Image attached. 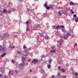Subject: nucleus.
I'll list each match as a JSON object with an SVG mask.
<instances>
[{
    "label": "nucleus",
    "mask_w": 78,
    "mask_h": 78,
    "mask_svg": "<svg viewBox=\"0 0 78 78\" xmlns=\"http://www.w3.org/2000/svg\"><path fill=\"white\" fill-rule=\"evenodd\" d=\"M54 47H52V49H53L54 48Z\"/></svg>",
    "instance_id": "56"
},
{
    "label": "nucleus",
    "mask_w": 78,
    "mask_h": 78,
    "mask_svg": "<svg viewBox=\"0 0 78 78\" xmlns=\"http://www.w3.org/2000/svg\"><path fill=\"white\" fill-rule=\"evenodd\" d=\"M47 67H48V69H50L51 68V65H48Z\"/></svg>",
    "instance_id": "20"
},
{
    "label": "nucleus",
    "mask_w": 78,
    "mask_h": 78,
    "mask_svg": "<svg viewBox=\"0 0 78 78\" xmlns=\"http://www.w3.org/2000/svg\"><path fill=\"white\" fill-rule=\"evenodd\" d=\"M30 72H32V70L31 69H30Z\"/></svg>",
    "instance_id": "55"
},
{
    "label": "nucleus",
    "mask_w": 78,
    "mask_h": 78,
    "mask_svg": "<svg viewBox=\"0 0 78 78\" xmlns=\"http://www.w3.org/2000/svg\"><path fill=\"white\" fill-rule=\"evenodd\" d=\"M6 54L5 53V54H2V58H3V56H6Z\"/></svg>",
    "instance_id": "24"
},
{
    "label": "nucleus",
    "mask_w": 78,
    "mask_h": 78,
    "mask_svg": "<svg viewBox=\"0 0 78 78\" xmlns=\"http://www.w3.org/2000/svg\"><path fill=\"white\" fill-rule=\"evenodd\" d=\"M2 74H0V77L2 78Z\"/></svg>",
    "instance_id": "45"
},
{
    "label": "nucleus",
    "mask_w": 78,
    "mask_h": 78,
    "mask_svg": "<svg viewBox=\"0 0 78 78\" xmlns=\"http://www.w3.org/2000/svg\"><path fill=\"white\" fill-rule=\"evenodd\" d=\"M32 63H34V61H32Z\"/></svg>",
    "instance_id": "59"
},
{
    "label": "nucleus",
    "mask_w": 78,
    "mask_h": 78,
    "mask_svg": "<svg viewBox=\"0 0 78 78\" xmlns=\"http://www.w3.org/2000/svg\"><path fill=\"white\" fill-rule=\"evenodd\" d=\"M52 78H54L55 77V76L53 75V76H52Z\"/></svg>",
    "instance_id": "48"
},
{
    "label": "nucleus",
    "mask_w": 78,
    "mask_h": 78,
    "mask_svg": "<svg viewBox=\"0 0 78 78\" xmlns=\"http://www.w3.org/2000/svg\"><path fill=\"white\" fill-rule=\"evenodd\" d=\"M60 27L61 28H64V26L63 25H61L60 26Z\"/></svg>",
    "instance_id": "34"
},
{
    "label": "nucleus",
    "mask_w": 78,
    "mask_h": 78,
    "mask_svg": "<svg viewBox=\"0 0 78 78\" xmlns=\"http://www.w3.org/2000/svg\"><path fill=\"white\" fill-rule=\"evenodd\" d=\"M27 49L28 51V50H31V49H30V48H27Z\"/></svg>",
    "instance_id": "43"
},
{
    "label": "nucleus",
    "mask_w": 78,
    "mask_h": 78,
    "mask_svg": "<svg viewBox=\"0 0 78 78\" xmlns=\"http://www.w3.org/2000/svg\"><path fill=\"white\" fill-rule=\"evenodd\" d=\"M0 51H2V50H1V49H0Z\"/></svg>",
    "instance_id": "64"
},
{
    "label": "nucleus",
    "mask_w": 78,
    "mask_h": 78,
    "mask_svg": "<svg viewBox=\"0 0 78 78\" xmlns=\"http://www.w3.org/2000/svg\"><path fill=\"white\" fill-rule=\"evenodd\" d=\"M12 63H15V62H14V60H12Z\"/></svg>",
    "instance_id": "36"
},
{
    "label": "nucleus",
    "mask_w": 78,
    "mask_h": 78,
    "mask_svg": "<svg viewBox=\"0 0 78 78\" xmlns=\"http://www.w3.org/2000/svg\"><path fill=\"white\" fill-rule=\"evenodd\" d=\"M59 28V26H57L56 27V29H58V28Z\"/></svg>",
    "instance_id": "32"
},
{
    "label": "nucleus",
    "mask_w": 78,
    "mask_h": 78,
    "mask_svg": "<svg viewBox=\"0 0 78 78\" xmlns=\"http://www.w3.org/2000/svg\"><path fill=\"white\" fill-rule=\"evenodd\" d=\"M9 13H10V12H11V11L10 10H9Z\"/></svg>",
    "instance_id": "46"
},
{
    "label": "nucleus",
    "mask_w": 78,
    "mask_h": 78,
    "mask_svg": "<svg viewBox=\"0 0 78 78\" xmlns=\"http://www.w3.org/2000/svg\"><path fill=\"white\" fill-rule=\"evenodd\" d=\"M66 77H67V76H63L62 77V78H66Z\"/></svg>",
    "instance_id": "38"
},
{
    "label": "nucleus",
    "mask_w": 78,
    "mask_h": 78,
    "mask_svg": "<svg viewBox=\"0 0 78 78\" xmlns=\"http://www.w3.org/2000/svg\"><path fill=\"white\" fill-rule=\"evenodd\" d=\"M46 8L47 9H50V7H49V6H48Z\"/></svg>",
    "instance_id": "31"
},
{
    "label": "nucleus",
    "mask_w": 78,
    "mask_h": 78,
    "mask_svg": "<svg viewBox=\"0 0 78 78\" xmlns=\"http://www.w3.org/2000/svg\"><path fill=\"white\" fill-rule=\"evenodd\" d=\"M26 23L27 25H28L30 23V21H26Z\"/></svg>",
    "instance_id": "18"
},
{
    "label": "nucleus",
    "mask_w": 78,
    "mask_h": 78,
    "mask_svg": "<svg viewBox=\"0 0 78 78\" xmlns=\"http://www.w3.org/2000/svg\"><path fill=\"white\" fill-rule=\"evenodd\" d=\"M10 48H12V47L11 46H10Z\"/></svg>",
    "instance_id": "58"
},
{
    "label": "nucleus",
    "mask_w": 78,
    "mask_h": 78,
    "mask_svg": "<svg viewBox=\"0 0 78 78\" xmlns=\"http://www.w3.org/2000/svg\"><path fill=\"white\" fill-rule=\"evenodd\" d=\"M12 11H15V9H12Z\"/></svg>",
    "instance_id": "49"
},
{
    "label": "nucleus",
    "mask_w": 78,
    "mask_h": 78,
    "mask_svg": "<svg viewBox=\"0 0 78 78\" xmlns=\"http://www.w3.org/2000/svg\"><path fill=\"white\" fill-rule=\"evenodd\" d=\"M15 48V46H13L12 47V48Z\"/></svg>",
    "instance_id": "51"
},
{
    "label": "nucleus",
    "mask_w": 78,
    "mask_h": 78,
    "mask_svg": "<svg viewBox=\"0 0 78 78\" xmlns=\"http://www.w3.org/2000/svg\"><path fill=\"white\" fill-rule=\"evenodd\" d=\"M60 74H61V73H58V75H57V76H59V75H60Z\"/></svg>",
    "instance_id": "35"
},
{
    "label": "nucleus",
    "mask_w": 78,
    "mask_h": 78,
    "mask_svg": "<svg viewBox=\"0 0 78 78\" xmlns=\"http://www.w3.org/2000/svg\"><path fill=\"white\" fill-rule=\"evenodd\" d=\"M34 30H37V27H36V25H35L34 27Z\"/></svg>",
    "instance_id": "19"
},
{
    "label": "nucleus",
    "mask_w": 78,
    "mask_h": 78,
    "mask_svg": "<svg viewBox=\"0 0 78 78\" xmlns=\"http://www.w3.org/2000/svg\"><path fill=\"white\" fill-rule=\"evenodd\" d=\"M58 9H62V7H59L58 8Z\"/></svg>",
    "instance_id": "40"
},
{
    "label": "nucleus",
    "mask_w": 78,
    "mask_h": 78,
    "mask_svg": "<svg viewBox=\"0 0 78 78\" xmlns=\"http://www.w3.org/2000/svg\"><path fill=\"white\" fill-rule=\"evenodd\" d=\"M22 61L24 62L25 61V58L24 57H22Z\"/></svg>",
    "instance_id": "14"
},
{
    "label": "nucleus",
    "mask_w": 78,
    "mask_h": 78,
    "mask_svg": "<svg viewBox=\"0 0 78 78\" xmlns=\"http://www.w3.org/2000/svg\"><path fill=\"white\" fill-rule=\"evenodd\" d=\"M70 5H74V3H73V2H71L70 3Z\"/></svg>",
    "instance_id": "26"
},
{
    "label": "nucleus",
    "mask_w": 78,
    "mask_h": 78,
    "mask_svg": "<svg viewBox=\"0 0 78 78\" xmlns=\"http://www.w3.org/2000/svg\"><path fill=\"white\" fill-rule=\"evenodd\" d=\"M45 14L46 15L47 17H48V15L47 13H45Z\"/></svg>",
    "instance_id": "41"
},
{
    "label": "nucleus",
    "mask_w": 78,
    "mask_h": 78,
    "mask_svg": "<svg viewBox=\"0 0 78 78\" xmlns=\"http://www.w3.org/2000/svg\"><path fill=\"white\" fill-rule=\"evenodd\" d=\"M27 28H26V31H30V28H28V25H27Z\"/></svg>",
    "instance_id": "6"
},
{
    "label": "nucleus",
    "mask_w": 78,
    "mask_h": 78,
    "mask_svg": "<svg viewBox=\"0 0 78 78\" xmlns=\"http://www.w3.org/2000/svg\"><path fill=\"white\" fill-rule=\"evenodd\" d=\"M75 45L77 46V44L76 43H75Z\"/></svg>",
    "instance_id": "57"
},
{
    "label": "nucleus",
    "mask_w": 78,
    "mask_h": 78,
    "mask_svg": "<svg viewBox=\"0 0 78 78\" xmlns=\"http://www.w3.org/2000/svg\"><path fill=\"white\" fill-rule=\"evenodd\" d=\"M9 36V34H7V33H5V34H4V35H3V36H4V37H7L8 36Z\"/></svg>",
    "instance_id": "3"
},
{
    "label": "nucleus",
    "mask_w": 78,
    "mask_h": 78,
    "mask_svg": "<svg viewBox=\"0 0 78 78\" xmlns=\"http://www.w3.org/2000/svg\"><path fill=\"white\" fill-rule=\"evenodd\" d=\"M54 28V29H56V26H54L52 27Z\"/></svg>",
    "instance_id": "29"
},
{
    "label": "nucleus",
    "mask_w": 78,
    "mask_h": 78,
    "mask_svg": "<svg viewBox=\"0 0 78 78\" xmlns=\"http://www.w3.org/2000/svg\"><path fill=\"white\" fill-rule=\"evenodd\" d=\"M17 53H18V54H21V51H17Z\"/></svg>",
    "instance_id": "23"
},
{
    "label": "nucleus",
    "mask_w": 78,
    "mask_h": 78,
    "mask_svg": "<svg viewBox=\"0 0 78 78\" xmlns=\"http://www.w3.org/2000/svg\"><path fill=\"white\" fill-rule=\"evenodd\" d=\"M73 16L75 17H76V14L74 15Z\"/></svg>",
    "instance_id": "42"
},
{
    "label": "nucleus",
    "mask_w": 78,
    "mask_h": 78,
    "mask_svg": "<svg viewBox=\"0 0 78 78\" xmlns=\"http://www.w3.org/2000/svg\"><path fill=\"white\" fill-rule=\"evenodd\" d=\"M69 36H70V33L68 32L66 35H65L62 37V38L64 39H67Z\"/></svg>",
    "instance_id": "1"
},
{
    "label": "nucleus",
    "mask_w": 78,
    "mask_h": 78,
    "mask_svg": "<svg viewBox=\"0 0 78 78\" xmlns=\"http://www.w3.org/2000/svg\"><path fill=\"white\" fill-rule=\"evenodd\" d=\"M35 1H38V0H34Z\"/></svg>",
    "instance_id": "62"
},
{
    "label": "nucleus",
    "mask_w": 78,
    "mask_h": 78,
    "mask_svg": "<svg viewBox=\"0 0 78 78\" xmlns=\"http://www.w3.org/2000/svg\"><path fill=\"white\" fill-rule=\"evenodd\" d=\"M52 62V59H50L48 61V62L49 64H51V63Z\"/></svg>",
    "instance_id": "12"
},
{
    "label": "nucleus",
    "mask_w": 78,
    "mask_h": 78,
    "mask_svg": "<svg viewBox=\"0 0 78 78\" xmlns=\"http://www.w3.org/2000/svg\"><path fill=\"white\" fill-rule=\"evenodd\" d=\"M3 11L0 10V16H3Z\"/></svg>",
    "instance_id": "10"
},
{
    "label": "nucleus",
    "mask_w": 78,
    "mask_h": 78,
    "mask_svg": "<svg viewBox=\"0 0 78 78\" xmlns=\"http://www.w3.org/2000/svg\"><path fill=\"white\" fill-rule=\"evenodd\" d=\"M60 70H61L62 72H65V69H64V68L61 69Z\"/></svg>",
    "instance_id": "17"
},
{
    "label": "nucleus",
    "mask_w": 78,
    "mask_h": 78,
    "mask_svg": "<svg viewBox=\"0 0 78 78\" xmlns=\"http://www.w3.org/2000/svg\"><path fill=\"white\" fill-rule=\"evenodd\" d=\"M30 59H29V60L28 62H30Z\"/></svg>",
    "instance_id": "60"
},
{
    "label": "nucleus",
    "mask_w": 78,
    "mask_h": 78,
    "mask_svg": "<svg viewBox=\"0 0 78 78\" xmlns=\"http://www.w3.org/2000/svg\"><path fill=\"white\" fill-rule=\"evenodd\" d=\"M15 72H16V73H17V71H16V70H15Z\"/></svg>",
    "instance_id": "53"
},
{
    "label": "nucleus",
    "mask_w": 78,
    "mask_h": 78,
    "mask_svg": "<svg viewBox=\"0 0 78 78\" xmlns=\"http://www.w3.org/2000/svg\"><path fill=\"white\" fill-rule=\"evenodd\" d=\"M27 11H28V10H30V9H27Z\"/></svg>",
    "instance_id": "54"
},
{
    "label": "nucleus",
    "mask_w": 78,
    "mask_h": 78,
    "mask_svg": "<svg viewBox=\"0 0 78 78\" xmlns=\"http://www.w3.org/2000/svg\"><path fill=\"white\" fill-rule=\"evenodd\" d=\"M72 14H74V12H72Z\"/></svg>",
    "instance_id": "52"
},
{
    "label": "nucleus",
    "mask_w": 78,
    "mask_h": 78,
    "mask_svg": "<svg viewBox=\"0 0 78 78\" xmlns=\"http://www.w3.org/2000/svg\"><path fill=\"white\" fill-rule=\"evenodd\" d=\"M61 62H60V61L58 62V64H61Z\"/></svg>",
    "instance_id": "47"
},
{
    "label": "nucleus",
    "mask_w": 78,
    "mask_h": 78,
    "mask_svg": "<svg viewBox=\"0 0 78 78\" xmlns=\"http://www.w3.org/2000/svg\"><path fill=\"white\" fill-rule=\"evenodd\" d=\"M55 53L56 54H57V55H59L60 54L59 52V51H58L55 50Z\"/></svg>",
    "instance_id": "7"
},
{
    "label": "nucleus",
    "mask_w": 78,
    "mask_h": 78,
    "mask_svg": "<svg viewBox=\"0 0 78 78\" xmlns=\"http://www.w3.org/2000/svg\"><path fill=\"white\" fill-rule=\"evenodd\" d=\"M58 69H59V70H61V67L58 66Z\"/></svg>",
    "instance_id": "37"
},
{
    "label": "nucleus",
    "mask_w": 78,
    "mask_h": 78,
    "mask_svg": "<svg viewBox=\"0 0 78 78\" xmlns=\"http://www.w3.org/2000/svg\"><path fill=\"white\" fill-rule=\"evenodd\" d=\"M7 11H6V9H4L3 10L2 12H3V14H4V12H6Z\"/></svg>",
    "instance_id": "21"
},
{
    "label": "nucleus",
    "mask_w": 78,
    "mask_h": 78,
    "mask_svg": "<svg viewBox=\"0 0 78 78\" xmlns=\"http://www.w3.org/2000/svg\"><path fill=\"white\" fill-rule=\"evenodd\" d=\"M58 42L59 43V44L58 46L59 48H61L62 47V44H63V40L62 39H60L58 41Z\"/></svg>",
    "instance_id": "2"
},
{
    "label": "nucleus",
    "mask_w": 78,
    "mask_h": 78,
    "mask_svg": "<svg viewBox=\"0 0 78 78\" xmlns=\"http://www.w3.org/2000/svg\"><path fill=\"white\" fill-rule=\"evenodd\" d=\"M36 27H37V28H39V27H40V25L39 24H37V25H35Z\"/></svg>",
    "instance_id": "16"
},
{
    "label": "nucleus",
    "mask_w": 78,
    "mask_h": 78,
    "mask_svg": "<svg viewBox=\"0 0 78 78\" xmlns=\"http://www.w3.org/2000/svg\"><path fill=\"white\" fill-rule=\"evenodd\" d=\"M34 4H32V6H34Z\"/></svg>",
    "instance_id": "61"
},
{
    "label": "nucleus",
    "mask_w": 78,
    "mask_h": 78,
    "mask_svg": "<svg viewBox=\"0 0 78 78\" xmlns=\"http://www.w3.org/2000/svg\"><path fill=\"white\" fill-rule=\"evenodd\" d=\"M4 49H6V46L2 48V50H4Z\"/></svg>",
    "instance_id": "39"
},
{
    "label": "nucleus",
    "mask_w": 78,
    "mask_h": 78,
    "mask_svg": "<svg viewBox=\"0 0 78 78\" xmlns=\"http://www.w3.org/2000/svg\"><path fill=\"white\" fill-rule=\"evenodd\" d=\"M63 14H64L65 15H66L67 14V12L64 10L63 11Z\"/></svg>",
    "instance_id": "8"
},
{
    "label": "nucleus",
    "mask_w": 78,
    "mask_h": 78,
    "mask_svg": "<svg viewBox=\"0 0 78 78\" xmlns=\"http://www.w3.org/2000/svg\"><path fill=\"white\" fill-rule=\"evenodd\" d=\"M62 31L63 32H66V30H65V29H62Z\"/></svg>",
    "instance_id": "33"
},
{
    "label": "nucleus",
    "mask_w": 78,
    "mask_h": 78,
    "mask_svg": "<svg viewBox=\"0 0 78 78\" xmlns=\"http://www.w3.org/2000/svg\"><path fill=\"white\" fill-rule=\"evenodd\" d=\"M40 35L41 37H44V35H43V34H41Z\"/></svg>",
    "instance_id": "28"
},
{
    "label": "nucleus",
    "mask_w": 78,
    "mask_h": 78,
    "mask_svg": "<svg viewBox=\"0 0 78 78\" xmlns=\"http://www.w3.org/2000/svg\"><path fill=\"white\" fill-rule=\"evenodd\" d=\"M44 7H45V8H46L47 7V3H44Z\"/></svg>",
    "instance_id": "27"
},
{
    "label": "nucleus",
    "mask_w": 78,
    "mask_h": 78,
    "mask_svg": "<svg viewBox=\"0 0 78 78\" xmlns=\"http://www.w3.org/2000/svg\"><path fill=\"white\" fill-rule=\"evenodd\" d=\"M49 8H51V9H53V7H52V6H50L49 7Z\"/></svg>",
    "instance_id": "44"
},
{
    "label": "nucleus",
    "mask_w": 78,
    "mask_h": 78,
    "mask_svg": "<svg viewBox=\"0 0 78 78\" xmlns=\"http://www.w3.org/2000/svg\"><path fill=\"white\" fill-rule=\"evenodd\" d=\"M56 51V50H51L50 51V53H54V52L55 53V51Z\"/></svg>",
    "instance_id": "9"
},
{
    "label": "nucleus",
    "mask_w": 78,
    "mask_h": 78,
    "mask_svg": "<svg viewBox=\"0 0 78 78\" xmlns=\"http://www.w3.org/2000/svg\"><path fill=\"white\" fill-rule=\"evenodd\" d=\"M75 20L76 22V23L78 22V17L76 18L75 19Z\"/></svg>",
    "instance_id": "22"
},
{
    "label": "nucleus",
    "mask_w": 78,
    "mask_h": 78,
    "mask_svg": "<svg viewBox=\"0 0 78 78\" xmlns=\"http://www.w3.org/2000/svg\"><path fill=\"white\" fill-rule=\"evenodd\" d=\"M45 38L46 39H49V37H46Z\"/></svg>",
    "instance_id": "30"
},
{
    "label": "nucleus",
    "mask_w": 78,
    "mask_h": 78,
    "mask_svg": "<svg viewBox=\"0 0 78 78\" xmlns=\"http://www.w3.org/2000/svg\"><path fill=\"white\" fill-rule=\"evenodd\" d=\"M25 63H24V62H22L21 63H20V64L19 66H21L22 67H23V66H25Z\"/></svg>",
    "instance_id": "4"
},
{
    "label": "nucleus",
    "mask_w": 78,
    "mask_h": 78,
    "mask_svg": "<svg viewBox=\"0 0 78 78\" xmlns=\"http://www.w3.org/2000/svg\"><path fill=\"white\" fill-rule=\"evenodd\" d=\"M61 12H62V11H59L58 12L59 15H60V16H61V15L62 14H61Z\"/></svg>",
    "instance_id": "11"
},
{
    "label": "nucleus",
    "mask_w": 78,
    "mask_h": 78,
    "mask_svg": "<svg viewBox=\"0 0 78 78\" xmlns=\"http://www.w3.org/2000/svg\"><path fill=\"white\" fill-rule=\"evenodd\" d=\"M33 61H34V62H37V61H38V60L36 59H34Z\"/></svg>",
    "instance_id": "13"
},
{
    "label": "nucleus",
    "mask_w": 78,
    "mask_h": 78,
    "mask_svg": "<svg viewBox=\"0 0 78 78\" xmlns=\"http://www.w3.org/2000/svg\"><path fill=\"white\" fill-rule=\"evenodd\" d=\"M56 34H57V35H58V32H56Z\"/></svg>",
    "instance_id": "50"
},
{
    "label": "nucleus",
    "mask_w": 78,
    "mask_h": 78,
    "mask_svg": "<svg viewBox=\"0 0 78 78\" xmlns=\"http://www.w3.org/2000/svg\"><path fill=\"white\" fill-rule=\"evenodd\" d=\"M75 76H78V73L77 72H76L74 73Z\"/></svg>",
    "instance_id": "15"
},
{
    "label": "nucleus",
    "mask_w": 78,
    "mask_h": 78,
    "mask_svg": "<svg viewBox=\"0 0 78 78\" xmlns=\"http://www.w3.org/2000/svg\"><path fill=\"white\" fill-rule=\"evenodd\" d=\"M27 47L26 45H24L23 46V49H26Z\"/></svg>",
    "instance_id": "25"
},
{
    "label": "nucleus",
    "mask_w": 78,
    "mask_h": 78,
    "mask_svg": "<svg viewBox=\"0 0 78 78\" xmlns=\"http://www.w3.org/2000/svg\"><path fill=\"white\" fill-rule=\"evenodd\" d=\"M28 50L27 49L25 50V51L26 52V54L27 56H28L29 55V53L28 52Z\"/></svg>",
    "instance_id": "5"
},
{
    "label": "nucleus",
    "mask_w": 78,
    "mask_h": 78,
    "mask_svg": "<svg viewBox=\"0 0 78 78\" xmlns=\"http://www.w3.org/2000/svg\"><path fill=\"white\" fill-rule=\"evenodd\" d=\"M71 12H73L72 10H71Z\"/></svg>",
    "instance_id": "63"
}]
</instances>
